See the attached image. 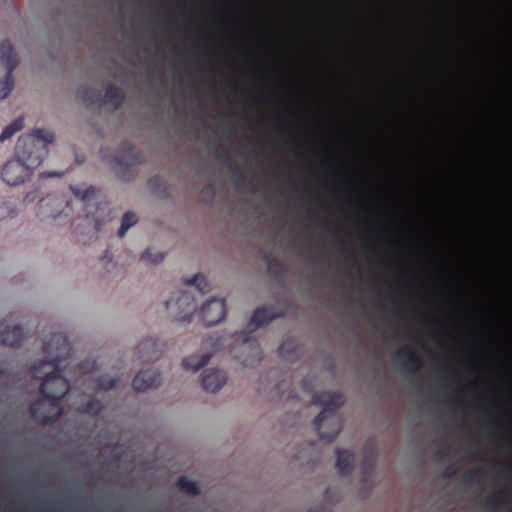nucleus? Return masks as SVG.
<instances>
[{"mask_svg": "<svg viewBox=\"0 0 512 512\" xmlns=\"http://www.w3.org/2000/svg\"><path fill=\"white\" fill-rule=\"evenodd\" d=\"M1 58L3 61L7 62V66L9 70H12L14 64L10 63V56L12 55V47L8 42H3L0 46Z\"/></svg>", "mask_w": 512, "mask_h": 512, "instance_id": "obj_12", "label": "nucleus"}, {"mask_svg": "<svg viewBox=\"0 0 512 512\" xmlns=\"http://www.w3.org/2000/svg\"><path fill=\"white\" fill-rule=\"evenodd\" d=\"M179 487L188 492V493H197L198 492V485L192 480L189 479H181L179 481Z\"/></svg>", "mask_w": 512, "mask_h": 512, "instance_id": "obj_14", "label": "nucleus"}, {"mask_svg": "<svg viewBox=\"0 0 512 512\" xmlns=\"http://www.w3.org/2000/svg\"><path fill=\"white\" fill-rule=\"evenodd\" d=\"M185 284L187 286H195V288L200 293H204L207 290V288H208V284H207L206 279L203 276H201V275H196L193 278L187 279L185 281Z\"/></svg>", "mask_w": 512, "mask_h": 512, "instance_id": "obj_9", "label": "nucleus"}, {"mask_svg": "<svg viewBox=\"0 0 512 512\" xmlns=\"http://www.w3.org/2000/svg\"><path fill=\"white\" fill-rule=\"evenodd\" d=\"M202 387L208 393L220 390L226 383V377L217 370L207 371L202 377Z\"/></svg>", "mask_w": 512, "mask_h": 512, "instance_id": "obj_5", "label": "nucleus"}, {"mask_svg": "<svg viewBox=\"0 0 512 512\" xmlns=\"http://www.w3.org/2000/svg\"><path fill=\"white\" fill-rule=\"evenodd\" d=\"M136 223V217L134 214L126 213L122 218V223L119 229V235L124 236L128 229Z\"/></svg>", "mask_w": 512, "mask_h": 512, "instance_id": "obj_10", "label": "nucleus"}, {"mask_svg": "<svg viewBox=\"0 0 512 512\" xmlns=\"http://www.w3.org/2000/svg\"><path fill=\"white\" fill-rule=\"evenodd\" d=\"M337 433H338V428H337V429H335L334 434H333V436H332V437H334Z\"/></svg>", "mask_w": 512, "mask_h": 512, "instance_id": "obj_23", "label": "nucleus"}, {"mask_svg": "<svg viewBox=\"0 0 512 512\" xmlns=\"http://www.w3.org/2000/svg\"><path fill=\"white\" fill-rule=\"evenodd\" d=\"M265 316L266 311L264 309L256 310L252 316L251 325H253L254 327L258 326V324L264 320Z\"/></svg>", "mask_w": 512, "mask_h": 512, "instance_id": "obj_15", "label": "nucleus"}, {"mask_svg": "<svg viewBox=\"0 0 512 512\" xmlns=\"http://www.w3.org/2000/svg\"><path fill=\"white\" fill-rule=\"evenodd\" d=\"M115 385V383H110V384H105V383H99V386L102 387L103 389H110L112 388L113 386Z\"/></svg>", "mask_w": 512, "mask_h": 512, "instance_id": "obj_19", "label": "nucleus"}, {"mask_svg": "<svg viewBox=\"0 0 512 512\" xmlns=\"http://www.w3.org/2000/svg\"><path fill=\"white\" fill-rule=\"evenodd\" d=\"M63 342V348L64 350H67L68 349V344L66 343L65 339L62 338V337H58L57 340H56V343L57 344H60Z\"/></svg>", "mask_w": 512, "mask_h": 512, "instance_id": "obj_18", "label": "nucleus"}, {"mask_svg": "<svg viewBox=\"0 0 512 512\" xmlns=\"http://www.w3.org/2000/svg\"><path fill=\"white\" fill-rule=\"evenodd\" d=\"M74 194H75V196H77V197H81L82 199L85 197V195H82V196H81V195H80V192H78V191H74Z\"/></svg>", "mask_w": 512, "mask_h": 512, "instance_id": "obj_20", "label": "nucleus"}, {"mask_svg": "<svg viewBox=\"0 0 512 512\" xmlns=\"http://www.w3.org/2000/svg\"><path fill=\"white\" fill-rule=\"evenodd\" d=\"M201 320L206 326H213L224 319L225 303L221 299H211L203 304L201 309Z\"/></svg>", "mask_w": 512, "mask_h": 512, "instance_id": "obj_4", "label": "nucleus"}, {"mask_svg": "<svg viewBox=\"0 0 512 512\" xmlns=\"http://www.w3.org/2000/svg\"><path fill=\"white\" fill-rule=\"evenodd\" d=\"M210 356L204 354L202 356H192L183 360V367L187 371H197L207 364Z\"/></svg>", "mask_w": 512, "mask_h": 512, "instance_id": "obj_6", "label": "nucleus"}, {"mask_svg": "<svg viewBox=\"0 0 512 512\" xmlns=\"http://www.w3.org/2000/svg\"><path fill=\"white\" fill-rule=\"evenodd\" d=\"M328 421L329 424H332L334 422L333 419H329L328 414L326 411H322L315 419V423L318 426L319 429L322 428V422Z\"/></svg>", "mask_w": 512, "mask_h": 512, "instance_id": "obj_16", "label": "nucleus"}, {"mask_svg": "<svg viewBox=\"0 0 512 512\" xmlns=\"http://www.w3.org/2000/svg\"><path fill=\"white\" fill-rule=\"evenodd\" d=\"M3 342H8L9 340L7 338H2Z\"/></svg>", "mask_w": 512, "mask_h": 512, "instance_id": "obj_24", "label": "nucleus"}, {"mask_svg": "<svg viewBox=\"0 0 512 512\" xmlns=\"http://www.w3.org/2000/svg\"><path fill=\"white\" fill-rule=\"evenodd\" d=\"M52 215H53V217H60L61 216L60 214H57V213H53Z\"/></svg>", "mask_w": 512, "mask_h": 512, "instance_id": "obj_22", "label": "nucleus"}, {"mask_svg": "<svg viewBox=\"0 0 512 512\" xmlns=\"http://www.w3.org/2000/svg\"><path fill=\"white\" fill-rule=\"evenodd\" d=\"M24 126L23 119H17L12 124L7 126L0 135V141L4 142L5 140L11 138L17 131L21 130Z\"/></svg>", "mask_w": 512, "mask_h": 512, "instance_id": "obj_8", "label": "nucleus"}, {"mask_svg": "<svg viewBox=\"0 0 512 512\" xmlns=\"http://www.w3.org/2000/svg\"><path fill=\"white\" fill-rule=\"evenodd\" d=\"M56 372L57 365L54 361L43 363L35 371V376L44 381L43 389L52 398L60 397L66 393L69 387L66 379L59 377Z\"/></svg>", "mask_w": 512, "mask_h": 512, "instance_id": "obj_2", "label": "nucleus"}, {"mask_svg": "<svg viewBox=\"0 0 512 512\" xmlns=\"http://www.w3.org/2000/svg\"><path fill=\"white\" fill-rule=\"evenodd\" d=\"M12 88V81L8 76L3 81H0V99L6 98L11 93Z\"/></svg>", "mask_w": 512, "mask_h": 512, "instance_id": "obj_13", "label": "nucleus"}, {"mask_svg": "<svg viewBox=\"0 0 512 512\" xmlns=\"http://www.w3.org/2000/svg\"><path fill=\"white\" fill-rule=\"evenodd\" d=\"M155 383V378L153 377L151 372L145 371L138 374L133 380V386L135 389L139 391L146 390L153 386Z\"/></svg>", "mask_w": 512, "mask_h": 512, "instance_id": "obj_7", "label": "nucleus"}, {"mask_svg": "<svg viewBox=\"0 0 512 512\" xmlns=\"http://www.w3.org/2000/svg\"><path fill=\"white\" fill-rule=\"evenodd\" d=\"M42 203H43V205L44 204H57V205H60V204H63V201H61L59 199H47V200H43Z\"/></svg>", "mask_w": 512, "mask_h": 512, "instance_id": "obj_17", "label": "nucleus"}, {"mask_svg": "<svg viewBox=\"0 0 512 512\" xmlns=\"http://www.w3.org/2000/svg\"><path fill=\"white\" fill-rule=\"evenodd\" d=\"M321 437H322V438H328V439H330V437H329V436L324 435L322 432H321Z\"/></svg>", "mask_w": 512, "mask_h": 512, "instance_id": "obj_21", "label": "nucleus"}, {"mask_svg": "<svg viewBox=\"0 0 512 512\" xmlns=\"http://www.w3.org/2000/svg\"><path fill=\"white\" fill-rule=\"evenodd\" d=\"M53 140V134L43 130L22 136L16 148L17 158L8 161L3 168V181L10 186H17L29 180L33 169L41 164L47 145Z\"/></svg>", "mask_w": 512, "mask_h": 512, "instance_id": "obj_1", "label": "nucleus"}, {"mask_svg": "<svg viewBox=\"0 0 512 512\" xmlns=\"http://www.w3.org/2000/svg\"><path fill=\"white\" fill-rule=\"evenodd\" d=\"M351 460V454L349 452H340L337 458V467L341 473L348 472V466Z\"/></svg>", "mask_w": 512, "mask_h": 512, "instance_id": "obj_11", "label": "nucleus"}, {"mask_svg": "<svg viewBox=\"0 0 512 512\" xmlns=\"http://www.w3.org/2000/svg\"><path fill=\"white\" fill-rule=\"evenodd\" d=\"M167 308L173 316L180 320L188 319L196 311L194 300L188 293L172 297L167 302Z\"/></svg>", "mask_w": 512, "mask_h": 512, "instance_id": "obj_3", "label": "nucleus"}]
</instances>
